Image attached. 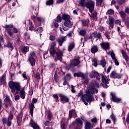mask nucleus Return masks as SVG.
<instances>
[{
    "instance_id": "1",
    "label": "nucleus",
    "mask_w": 129,
    "mask_h": 129,
    "mask_svg": "<svg viewBox=\"0 0 129 129\" xmlns=\"http://www.w3.org/2000/svg\"><path fill=\"white\" fill-rule=\"evenodd\" d=\"M9 86L12 93H15V100L16 101L20 100V97L22 99H25L26 97V92L25 88L21 87L19 82L10 81L9 83Z\"/></svg>"
},
{
    "instance_id": "2",
    "label": "nucleus",
    "mask_w": 129,
    "mask_h": 129,
    "mask_svg": "<svg viewBox=\"0 0 129 129\" xmlns=\"http://www.w3.org/2000/svg\"><path fill=\"white\" fill-rule=\"evenodd\" d=\"M98 92V90L95 89L93 85H90L88 88L87 94L83 95L82 97V100L84 102V104L88 105V102L94 101V98L92 96V94H95V93Z\"/></svg>"
},
{
    "instance_id": "3",
    "label": "nucleus",
    "mask_w": 129,
    "mask_h": 129,
    "mask_svg": "<svg viewBox=\"0 0 129 129\" xmlns=\"http://www.w3.org/2000/svg\"><path fill=\"white\" fill-rule=\"evenodd\" d=\"M55 46H56V42H53L51 44L49 50L50 54L52 57H55V61L59 60L60 62H62V56L63 55V53L60 50L56 51V50L54 49Z\"/></svg>"
},
{
    "instance_id": "4",
    "label": "nucleus",
    "mask_w": 129,
    "mask_h": 129,
    "mask_svg": "<svg viewBox=\"0 0 129 129\" xmlns=\"http://www.w3.org/2000/svg\"><path fill=\"white\" fill-rule=\"evenodd\" d=\"M87 0H81L80 4L82 7L86 6L87 9H89L90 13H92L94 10V2L93 1H89L87 3Z\"/></svg>"
},
{
    "instance_id": "5",
    "label": "nucleus",
    "mask_w": 129,
    "mask_h": 129,
    "mask_svg": "<svg viewBox=\"0 0 129 129\" xmlns=\"http://www.w3.org/2000/svg\"><path fill=\"white\" fill-rule=\"evenodd\" d=\"M62 20H64V26L67 27L68 28H72V25L73 24L71 22L70 20V16L67 14H62Z\"/></svg>"
},
{
    "instance_id": "6",
    "label": "nucleus",
    "mask_w": 129,
    "mask_h": 129,
    "mask_svg": "<svg viewBox=\"0 0 129 129\" xmlns=\"http://www.w3.org/2000/svg\"><path fill=\"white\" fill-rule=\"evenodd\" d=\"M13 27L14 26L12 24L6 25L5 27L6 32L8 34L10 37L12 38V39L15 38V35H14V33L12 32V28H13Z\"/></svg>"
},
{
    "instance_id": "7",
    "label": "nucleus",
    "mask_w": 129,
    "mask_h": 129,
    "mask_svg": "<svg viewBox=\"0 0 129 129\" xmlns=\"http://www.w3.org/2000/svg\"><path fill=\"white\" fill-rule=\"evenodd\" d=\"M102 77V82L103 84H101V85L103 86L104 88H107L108 87V86L107 84H108V81H109V79H108L106 77H104L103 75H101Z\"/></svg>"
},
{
    "instance_id": "8",
    "label": "nucleus",
    "mask_w": 129,
    "mask_h": 129,
    "mask_svg": "<svg viewBox=\"0 0 129 129\" xmlns=\"http://www.w3.org/2000/svg\"><path fill=\"white\" fill-rule=\"evenodd\" d=\"M13 115H10L9 116L8 118H4L2 119V121L5 124H7V125H9V126H11V124L12 123V119H13Z\"/></svg>"
},
{
    "instance_id": "9",
    "label": "nucleus",
    "mask_w": 129,
    "mask_h": 129,
    "mask_svg": "<svg viewBox=\"0 0 129 129\" xmlns=\"http://www.w3.org/2000/svg\"><path fill=\"white\" fill-rule=\"evenodd\" d=\"M66 40H67V37L66 36H61L58 38L56 41L58 43L59 46H62L63 43L66 42Z\"/></svg>"
},
{
    "instance_id": "10",
    "label": "nucleus",
    "mask_w": 129,
    "mask_h": 129,
    "mask_svg": "<svg viewBox=\"0 0 129 129\" xmlns=\"http://www.w3.org/2000/svg\"><path fill=\"white\" fill-rule=\"evenodd\" d=\"M90 77L91 78H97V80H100V78H99V74L95 71H92L90 73Z\"/></svg>"
},
{
    "instance_id": "11",
    "label": "nucleus",
    "mask_w": 129,
    "mask_h": 129,
    "mask_svg": "<svg viewBox=\"0 0 129 129\" xmlns=\"http://www.w3.org/2000/svg\"><path fill=\"white\" fill-rule=\"evenodd\" d=\"M59 97H60V101L62 103H64V102H69V98H68V97H67L66 96L64 95L60 94L59 95Z\"/></svg>"
},
{
    "instance_id": "12",
    "label": "nucleus",
    "mask_w": 129,
    "mask_h": 129,
    "mask_svg": "<svg viewBox=\"0 0 129 129\" xmlns=\"http://www.w3.org/2000/svg\"><path fill=\"white\" fill-rule=\"evenodd\" d=\"M111 96H112L111 100L114 102H119L121 100L120 98L116 97L114 93H111Z\"/></svg>"
},
{
    "instance_id": "13",
    "label": "nucleus",
    "mask_w": 129,
    "mask_h": 129,
    "mask_svg": "<svg viewBox=\"0 0 129 129\" xmlns=\"http://www.w3.org/2000/svg\"><path fill=\"white\" fill-rule=\"evenodd\" d=\"M110 77H111V78H121V75H120V74H117L116 73V72H115V71H113L110 75Z\"/></svg>"
},
{
    "instance_id": "14",
    "label": "nucleus",
    "mask_w": 129,
    "mask_h": 129,
    "mask_svg": "<svg viewBox=\"0 0 129 129\" xmlns=\"http://www.w3.org/2000/svg\"><path fill=\"white\" fill-rule=\"evenodd\" d=\"M30 126H32L33 129H40V127H39V125L34 121L32 119H31L30 122Z\"/></svg>"
},
{
    "instance_id": "15",
    "label": "nucleus",
    "mask_w": 129,
    "mask_h": 129,
    "mask_svg": "<svg viewBox=\"0 0 129 129\" xmlns=\"http://www.w3.org/2000/svg\"><path fill=\"white\" fill-rule=\"evenodd\" d=\"M113 23H114V19L112 17H109V22H108V24L109 25L110 29H113Z\"/></svg>"
},
{
    "instance_id": "16",
    "label": "nucleus",
    "mask_w": 129,
    "mask_h": 129,
    "mask_svg": "<svg viewBox=\"0 0 129 129\" xmlns=\"http://www.w3.org/2000/svg\"><path fill=\"white\" fill-rule=\"evenodd\" d=\"M101 46L104 50H107L109 48V43L108 42H103L101 43Z\"/></svg>"
},
{
    "instance_id": "17",
    "label": "nucleus",
    "mask_w": 129,
    "mask_h": 129,
    "mask_svg": "<svg viewBox=\"0 0 129 129\" xmlns=\"http://www.w3.org/2000/svg\"><path fill=\"white\" fill-rule=\"evenodd\" d=\"M74 77H81L82 79H84L85 78V76L82 73H75L74 74Z\"/></svg>"
},
{
    "instance_id": "18",
    "label": "nucleus",
    "mask_w": 129,
    "mask_h": 129,
    "mask_svg": "<svg viewBox=\"0 0 129 129\" xmlns=\"http://www.w3.org/2000/svg\"><path fill=\"white\" fill-rule=\"evenodd\" d=\"M4 101L7 103L6 104V107L11 106V100H10V98L9 97H6L4 99Z\"/></svg>"
},
{
    "instance_id": "19",
    "label": "nucleus",
    "mask_w": 129,
    "mask_h": 129,
    "mask_svg": "<svg viewBox=\"0 0 129 129\" xmlns=\"http://www.w3.org/2000/svg\"><path fill=\"white\" fill-rule=\"evenodd\" d=\"M98 51V47L96 45H94L92 47L91 49V53H93V54H95L96 52Z\"/></svg>"
},
{
    "instance_id": "20",
    "label": "nucleus",
    "mask_w": 129,
    "mask_h": 129,
    "mask_svg": "<svg viewBox=\"0 0 129 129\" xmlns=\"http://www.w3.org/2000/svg\"><path fill=\"white\" fill-rule=\"evenodd\" d=\"M70 118H72V116H76V112L74 110H71L69 113Z\"/></svg>"
},
{
    "instance_id": "21",
    "label": "nucleus",
    "mask_w": 129,
    "mask_h": 129,
    "mask_svg": "<svg viewBox=\"0 0 129 129\" xmlns=\"http://www.w3.org/2000/svg\"><path fill=\"white\" fill-rule=\"evenodd\" d=\"M121 53L123 57H124L125 61H128V56L127 55V54H126V52H125V51H124V50H122L121 51Z\"/></svg>"
},
{
    "instance_id": "22",
    "label": "nucleus",
    "mask_w": 129,
    "mask_h": 129,
    "mask_svg": "<svg viewBox=\"0 0 129 129\" xmlns=\"http://www.w3.org/2000/svg\"><path fill=\"white\" fill-rule=\"evenodd\" d=\"M28 62L30 63L31 66H35L36 62H35V58H28Z\"/></svg>"
},
{
    "instance_id": "23",
    "label": "nucleus",
    "mask_w": 129,
    "mask_h": 129,
    "mask_svg": "<svg viewBox=\"0 0 129 129\" xmlns=\"http://www.w3.org/2000/svg\"><path fill=\"white\" fill-rule=\"evenodd\" d=\"M21 51L23 54H26L27 52H29V47L28 46H23Z\"/></svg>"
},
{
    "instance_id": "24",
    "label": "nucleus",
    "mask_w": 129,
    "mask_h": 129,
    "mask_svg": "<svg viewBox=\"0 0 129 129\" xmlns=\"http://www.w3.org/2000/svg\"><path fill=\"white\" fill-rule=\"evenodd\" d=\"M74 47H75V44H74V43L73 42V43H70L68 46V50L70 51H72Z\"/></svg>"
},
{
    "instance_id": "25",
    "label": "nucleus",
    "mask_w": 129,
    "mask_h": 129,
    "mask_svg": "<svg viewBox=\"0 0 129 129\" xmlns=\"http://www.w3.org/2000/svg\"><path fill=\"white\" fill-rule=\"evenodd\" d=\"M6 74H4L2 76V77L0 79V85H2L5 83V80H6Z\"/></svg>"
},
{
    "instance_id": "26",
    "label": "nucleus",
    "mask_w": 129,
    "mask_h": 129,
    "mask_svg": "<svg viewBox=\"0 0 129 129\" xmlns=\"http://www.w3.org/2000/svg\"><path fill=\"white\" fill-rule=\"evenodd\" d=\"M93 126L90 122H87L85 125V129H92Z\"/></svg>"
},
{
    "instance_id": "27",
    "label": "nucleus",
    "mask_w": 129,
    "mask_h": 129,
    "mask_svg": "<svg viewBox=\"0 0 129 129\" xmlns=\"http://www.w3.org/2000/svg\"><path fill=\"white\" fill-rule=\"evenodd\" d=\"M108 55H110L112 59H113V60H114V59H116L115 58V54H114V52H113V51H110L107 53Z\"/></svg>"
},
{
    "instance_id": "28",
    "label": "nucleus",
    "mask_w": 129,
    "mask_h": 129,
    "mask_svg": "<svg viewBox=\"0 0 129 129\" xmlns=\"http://www.w3.org/2000/svg\"><path fill=\"white\" fill-rule=\"evenodd\" d=\"M92 36L93 37H95V38H98L99 39L101 37V34L100 33L95 32L93 33Z\"/></svg>"
},
{
    "instance_id": "29",
    "label": "nucleus",
    "mask_w": 129,
    "mask_h": 129,
    "mask_svg": "<svg viewBox=\"0 0 129 129\" xmlns=\"http://www.w3.org/2000/svg\"><path fill=\"white\" fill-rule=\"evenodd\" d=\"M7 47L9 48L11 51H12V50L14 49V46H13V42L8 41V42L7 43Z\"/></svg>"
},
{
    "instance_id": "30",
    "label": "nucleus",
    "mask_w": 129,
    "mask_h": 129,
    "mask_svg": "<svg viewBox=\"0 0 129 129\" xmlns=\"http://www.w3.org/2000/svg\"><path fill=\"white\" fill-rule=\"evenodd\" d=\"M32 19H36L38 22H44V19L41 17H36V16H32Z\"/></svg>"
},
{
    "instance_id": "31",
    "label": "nucleus",
    "mask_w": 129,
    "mask_h": 129,
    "mask_svg": "<svg viewBox=\"0 0 129 129\" xmlns=\"http://www.w3.org/2000/svg\"><path fill=\"white\" fill-rule=\"evenodd\" d=\"M34 105L33 103H31L30 104V114H31L32 116H33V111L34 110Z\"/></svg>"
},
{
    "instance_id": "32",
    "label": "nucleus",
    "mask_w": 129,
    "mask_h": 129,
    "mask_svg": "<svg viewBox=\"0 0 129 129\" xmlns=\"http://www.w3.org/2000/svg\"><path fill=\"white\" fill-rule=\"evenodd\" d=\"M80 63V61H79V59H75L73 60V64L74 66H77Z\"/></svg>"
},
{
    "instance_id": "33",
    "label": "nucleus",
    "mask_w": 129,
    "mask_h": 129,
    "mask_svg": "<svg viewBox=\"0 0 129 129\" xmlns=\"http://www.w3.org/2000/svg\"><path fill=\"white\" fill-rule=\"evenodd\" d=\"M55 22H57V23H61L62 21V18L59 15H58L56 17V19L54 20Z\"/></svg>"
},
{
    "instance_id": "34",
    "label": "nucleus",
    "mask_w": 129,
    "mask_h": 129,
    "mask_svg": "<svg viewBox=\"0 0 129 129\" xmlns=\"http://www.w3.org/2000/svg\"><path fill=\"white\" fill-rule=\"evenodd\" d=\"M36 57V54L34 52H31L29 54V56L28 58H35Z\"/></svg>"
},
{
    "instance_id": "35",
    "label": "nucleus",
    "mask_w": 129,
    "mask_h": 129,
    "mask_svg": "<svg viewBox=\"0 0 129 129\" xmlns=\"http://www.w3.org/2000/svg\"><path fill=\"white\" fill-rule=\"evenodd\" d=\"M119 14L120 15L121 18H122V19H125V13H124V12H120L119 13Z\"/></svg>"
},
{
    "instance_id": "36",
    "label": "nucleus",
    "mask_w": 129,
    "mask_h": 129,
    "mask_svg": "<svg viewBox=\"0 0 129 129\" xmlns=\"http://www.w3.org/2000/svg\"><path fill=\"white\" fill-rule=\"evenodd\" d=\"M80 35L81 36H85L86 34V30H81L79 32Z\"/></svg>"
},
{
    "instance_id": "37",
    "label": "nucleus",
    "mask_w": 129,
    "mask_h": 129,
    "mask_svg": "<svg viewBox=\"0 0 129 129\" xmlns=\"http://www.w3.org/2000/svg\"><path fill=\"white\" fill-rule=\"evenodd\" d=\"M96 3L97 7H101L102 4V0H97Z\"/></svg>"
},
{
    "instance_id": "38",
    "label": "nucleus",
    "mask_w": 129,
    "mask_h": 129,
    "mask_svg": "<svg viewBox=\"0 0 129 129\" xmlns=\"http://www.w3.org/2000/svg\"><path fill=\"white\" fill-rule=\"evenodd\" d=\"M114 14V11H113L112 9L109 10L106 13L107 15H113Z\"/></svg>"
},
{
    "instance_id": "39",
    "label": "nucleus",
    "mask_w": 129,
    "mask_h": 129,
    "mask_svg": "<svg viewBox=\"0 0 129 129\" xmlns=\"http://www.w3.org/2000/svg\"><path fill=\"white\" fill-rule=\"evenodd\" d=\"M46 115L48 118H51V117H52V113L50 111H47L46 112Z\"/></svg>"
},
{
    "instance_id": "40",
    "label": "nucleus",
    "mask_w": 129,
    "mask_h": 129,
    "mask_svg": "<svg viewBox=\"0 0 129 129\" xmlns=\"http://www.w3.org/2000/svg\"><path fill=\"white\" fill-rule=\"evenodd\" d=\"M34 77H35V78H36V79H37V80L39 81V79H40V73H36L34 75Z\"/></svg>"
},
{
    "instance_id": "41",
    "label": "nucleus",
    "mask_w": 129,
    "mask_h": 129,
    "mask_svg": "<svg viewBox=\"0 0 129 129\" xmlns=\"http://www.w3.org/2000/svg\"><path fill=\"white\" fill-rule=\"evenodd\" d=\"M101 64L102 66V67H105V65H106V62L105 61V59H102L101 60Z\"/></svg>"
},
{
    "instance_id": "42",
    "label": "nucleus",
    "mask_w": 129,
    "mask_h": 129,
    "mask_svg": "<svg viewBox=\"0 0 129 129\" xmlns=\"http://www.w3.org/2000/svg\"><path fill=\"white\" fill-rule=\"evenodd\" d=\"M53 5V0H48L46 2V6H51Z\"/></svg>"
},
{
    "instance_id": "43",
    "label": "nucleus",
    "mask_w": 129,
    "mask_h": 129,
    "mask_svg": "<svg viewBox=\"0 0 129 129\" xmlns=\"http://www.w3.org/2000/svg\"><path fill=\"white\" fill-rule=\"evenodd\" d=\"M93 62V64L94 65V66H95V67H96L97 66V59H94L92 60Z\"/></svg>"
},
{
    "instance_id": "44",
    "label": "nucleus",
    "mask_w": 129,
    "mask_h": 129,
    "mask_svg": "<svg viewBox=\"0 0 129 129\" xmlns=\"http://www.w3.org/2000/svg\"><path fill=\"white\" fill-rule=\"evenodd\" d=\"M76 123L80 124V125H82V121H81L80 119H77L76 120Z\"/></svg>"
},
{
    "instance_id": "45",
    "label": "nucleus",
    "mask_w": 129,
    "mask_h": 129,
    "mask_svg": "<svg viewBox=\"0 0 129 129\" xmlns=\"http://www.w3.org/2000/svg\"><path fill=\"white\" fill-rule=\"evenodd\" d=\"M22 77H23L24 78V80H28V77L27 76V75L26 74V72H24L23 73H22Z\"/></svg>"
},
{
    "instance_id": "46",
    "label": "nucleus",
    "mask_w": 129,
    "mask_h": 129,
    "mask_svg": "<svg viewBox=\"0 0 129 129\" xmlns=\"http://www.w3.org/2000/svg\"><path fill=\"white\" fill-rule=\"evenodd\" d=\"M66 80H70V79H71V74H68L66 76Z\"/></svg>"
},
{
    "instance_id": "47",
    "label": "nucleus",
    "mask_w": 129,
    "mask_h": 129,
    "mask_svg": "<svg viewBox=\"0 0 129 129\" xmlns=\"http://www.w3.org/2000/svg\"><path fill=\"white\" fill-rule=\"evenodd\" d=\"M21 122H22V118H18L17 123L18 124V125H21Z\"/></svg>"
},
{
    "instance_id": "48",
    "label": "nucleus",
    "mask_w": 129,
    "mask_h": 129,
    "mask_svg": "<svg viewBox=\"0 0 129 129\" xmlns=\"http://www.w3.org/2000/svg\"><path fill=\"white\" fill-rule=\"evenodd\" d=\"M29 31H31V32H33V31L35 30V27H34V26H33V25H31L29 27Z\"/></svg>"
},
{
    "instance_id": "49",
    "label": "nucleus",
    "mask_w": 129,
    "mask_h": 129,
    "mask_svg": "<svg viewBox=\"0 0 129 129\" xmlns=\"http://www.w3.org/2000/svg\"><path fill=\"white\" fill-rule=\"evenodd\" d=\"M36 31L39 32V33H42V32H43V28L39 27L36 29Z\"/></svg>"
},
{
    "instance_id": "50",
    "label": "nucleus",
    "mask_w": 129,
    "mask_h": 129,
    "mask_svg": "<svg viewBox=\"0 0 129 129\" xmlns=\"http://www.w3.org/2000/svg\"><path fill=\"white\" fill-rule=\"evenodd\" d=\"M13 33H15V34H17L19 32V30H18V29H17L16 28H13Z\"/></svg>"
},
{
    "instance_id": "51",
    "label": "nucleus",
    "mask_w": 129,
    "mask_h": 129,
    "mask_svg": "<svg viewBox=\"0 0 129 129\" xmlns=\"http://www.w3.org/2000/svg\"><path fill=\"white\" fill-rule=\"evenodd\" d=\"M53 97L55 99H57L56 101H59V97H58V95H57V94H54Z\"/></svg>"
},
{
    "instance_id": "52",
    "label": "nucleus",
    "mask_w": 129,
    "mask_h": 129,
    "mask_svg": "<svg viewBox=\"0 0 129 129\" xmlns=\"http://www.w3.org/2000/svg\"><path fill=\"white\" fill-rule=\"evenodd\" d=\"M49 40L51 41H55V36L53 35H50L49 37Z\"/></svg>"
},
{
    "instance_id": "53",
    "label": "nucleus",
    "mask_w": 129,
    "mask_h": 129,
    "mask_svg": "<svg viewBox=\"0 0 129 129\" xmlns=\"http://www.w3.org/2000/svg\"><path fill=\"white\" fill-rule=\"evenodd\" d=\"M53 25L55 28H58V27H59V24H58L57 22H53Z\"/></svg>"
},
{
    "instance_id": "54",
    "label": "nucleus",
    "mask_w": 129,
    "mask_h": 129,
    "mask_svg": "<svg viewBox=\"0 0 129 129\" xmlns=\"http://www.w3.org/2000/svg\"><path fill=\"white\" fill-rule=\"evenodd\" d=\"M82 25L83 26H87V22L86 20L82 21Z\"/></svg>"
},
{
    "instance_id": "55",
    "label": "nucleus",
    "mask_w": 129,
    "mask_h": 129,
    "mask_svg": "<svg viewBox=\"0 0 129 129\" xmlns=\"http://www.w3.org/2000/svg\"><path fill=\"white\" fill-rule=\"evenodd\" d=\"M115 23L116 25H119V26L121 25V21L119 20H116Z\"/></svg>"
},
{
    "instance_id": "56",
    "label": "nucleus",
    "mask_w": 129,
    "mask_h": 129,
    "mask_svg": "<svg viewBox=\"0 0 129 129\" xmlns=\"http://www.w3.org/2000/svg\"><path fill=\"white\" fill-rule=\"evenodd\" d=\"M50 124V121H46L44 123V125L45 126H48Z\"/></svg>"
},
{
    "instance_id": "57",
    "label": "nucleus",
    "mask_w": 129,
    "mask_h": 129,
    "mask_svg": "<svg viewBox=\"0 0 129 129\" xmlns=\"http://www.w3.org/2000/svg\"><path fill=\"white\" fill-rule=\"evenodd\" d=\"M71 88H72V90H71L72 92L73 93H75V90L74 89V86L73 85H72Z\"/></svg>"
},
{
    "instance_id": "58",
    "label": "nucleus",
    "mask_w": 129,
    "mask_h": 129,
    "mask_svg": "<svg viewBox=\"0 0 129 129\" xmlns=\"http://www.w3.org/2000/svg\"><path fill=\"white\" fill-rule=\"evenodd\" d=\"M114 61L115 65H117V66L119 65V63H118V61L116 58H114Z\"/></svg>"
},
{
    "instance_id": "59",
    "label": "nucleus",
    "mask_w": 129,
    "mask_h": 129,
    "mask_svg": "<svg viewBox=\"0 0 129 129\" xmlns=\"http://www.w3.org/2000/svg\"><path fill=\"white\" fill-rule=\"evenodd\" d=\"M64 0H57L56 3L57 4H61L64 2Z\"/></svg>"
},
{
    "instance_id": "60",
    "label": "nucleus",
    "mask_w": 129,
    "mask_h": 129,
    "mask_svg": "<svg viewBox=\"0 0 129 129\" xmlns=\"http://www.w3.org/2000/svg\"><path fill=\"white\" fill-rule=\"evenodd\" d=\"M111 118L113 120V121H114V120H115V116H114V115L112 114L111 115Z\"/></svg>"
},
{
    "instance_id": "61",
    "label": "nucleus",
    "mask_w": 129,
    "mask_h": 129,
    "mask_svg": "<svg viewBox=\"0 0 129 129\" xmlns=\"http://www.w3.org/2000/svg\"><path fill=\"white\" fill-rule=\"evenodd\" d=\"M67 36L69 37V38H71V37H72V32H70L68 34Z\"/></svg>"
},
{
    "instance_id": "62",
    "label": "nucleus",
    "mask_w": 129,
    "mask_h": 129,
    "mask_svg": "<svg viewBox=\"0 0 129 129\" xmlns=\"http://www.w3.org/2000/svg\"><path fill=\"white\" fill-rule=\"evenodd\" d=\"M110 70H111V67H109L107 70V74H108V73L109 72H110Z\"/></svg>"
},
{
    "instance_id": "63",
    "label": "nucleus",
    "mask_w": 129,
    "mask_h": 129,
    "mask_svg": "<svg viewBox=\"0 0 129 129\" xmlns=\"http://www.w3.org/2000/svg\"><path fill=\"white\" fill-rule=\"evenodd\" d=\"M61 127L62 129H66V124H62Z\"/></svg>"
},
{
    "instance_id": "64",
    "label": "nucleus",
    "mask_w": 129,
    "mask_h": 129,
    "mask_svg": "<svg viewBox=\"0 0 129 129\" xmlns=\"http://www.w3.org/2000/svg\"><path fill=\"white\" fill-rule=\"evenodd\" d=\"M92 122H97V119H96V118H93L92 119Z\"/></svg>"
}]
</instances>
